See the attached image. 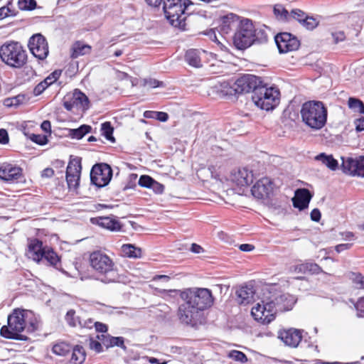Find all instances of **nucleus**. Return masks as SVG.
<instances>
[{
	"label": "nucleus",
	"instance_id": "9",
	"mask_svg": "<svg viewBox=\"0 0 364 364\" xmlns=\"http://www.w3.org/2000/svg\"><path fill=\"white\" fill-rule=\"evenodd\" d=\"M277 311L271 299L257 303L252 308L251 315L261 324H269L276 318Z\"/></svg>",
	"mask_w": 364,
	"mask_h": 364
},
{
	"label": "nucleus",
	"instance_id": "51",
	"mask_svg": "<svg viewBox=\"0 0 364 364\" xmlns=\"http://www.w3.org/2000/svg\"><path fill=\"white\" fill-rule=\"evenodd\" d=\"M9 4H9L7 6H2L0 8V19H3L9 16H13L16 15L14 11L11 10L9 8Z\"/></svg>",
	"mask_w": 364,
	"mask_h": 364
},
{
	"label": "nucleus",
	"instance_id": "35",
	"mask_svg": "<svg viewBox=\"0 0 364 364\" xmlns=\"http://www.w3.org/2000/svg\"><path fill=\"white\" fill-rule=\"evenodd\" d=\"M315 159L321 161L332 171L336 170L338 167V161L333 158V155H326L325 153H321L316 156Z\"/></svg>",
	"mask_w": 364,
	"mask_h": 364
},
{
	"label": "nucleus",
	"instance_id": "38",
	"mask_svg": "<svg viewBox=\"0 0 364 364\" xmlns=\"http://www.w3.org/2000/svg\"><path fill=\"white\" fill-rule=\"evenodd\" d=\"M91 130V126L82 124L77 129H70L69 134L73 139H81L85 134L90 133Z\"/></svg>",
	"mask_w": 364,
	"mask_h": 364
},
{
	"label": "nucleus",
	"instance_id": "53",
	"mask_svg": "<svg viewBox=\"0 0 364 364\" xmlns=\"http://www.w3.org/2000/svg\"><path fill=\"white\" fill-rule=\"evenodd\" d=\"M89 346L91 350H95L96 353H100L103 350L101 343L92 338L90 340Z\"/></svg>",
	"mask_w": 364,
	"mask_h": 364
},
{
	"label": "nucleus",
	"instance_id": "32",
	"mask_svg": "<svg viewBox=\"0 0 364 364\" xmlns=\"http://www.w3.org/2000/svg\"><path fill=\"white\" fill-rule=\"evenodd\" d=\"M213 89L220 97H223L227 95H237L236 92L235 91L234 83L231 85L229 82L227 81H224L218 85H215Z\"/></svg>",
	"mask_w": 364,
	"mask_h": 364
},
{
	"label": "nucleus",
	"instance_id": "31",
	"mask_svg": "<svg viewBox=\"0 0 364 364\" xmlns=\"http://www.w3.org/2000/svg\"><path fill=\"white\" fill-rule=\"evenodd\" d=\"M238 303L240 304H247L253 299L255 291L252 287L247 286L241 287L236 291Z\"/></svg>",
	"mask_w": 364,
	"mask_h": 364
},
{
	"label": "nucleus",
	"instance_id": "50",
	"mask_svg": "<svg viewBox=\"0 0 364 364\" xmlns=\"http://www.w3.org/2000/svg\"><path fill=\"white\" fill-rule=\"evenodd\" d=\"M354 306L357 311V316L364 318V296L359 298L354 304Z\"/></svg>",
	"mask_w": 364,
	"mask_h": 364
},
{
	"label": "nucleus",
	"instance_id": "3",
	"mask_svg": "<svg viewBox=\"0 0 364 364\" xmlns=\"http://www.w3.org/2000/svg\"><path fill=\"white\" fill-rule=\"evenodd\" d=\"M268 41V35L264 28H255L250 19L240 21L233 36V43L239 50H245L254 43H264Z\"/></svg>",
	"mask_w": 364,
	"mask_h": 364
},
{
	"label": "nucleus",
	"instance_id": "25",
	"mask_svg": "<svg viewBox=\"0 0 364 364\" xmlns=\"http://www.w3.org/2000/svg\"><path fill=\"white\" fill-rule=\"evenodd\" d=\"M294 272L298 274L309 275H318L321 273L326 274L322 268L314 262H303L294 267Z\"/></svg>",
	"mask_w": 364,
	"mask_h": 364
},
{
	"label": "nucleus",
	"instance_id": "19",
	"mask_svg": "<svg viewBox=\"0 0 364 364\" xmlns=\"http://www.w3.org/2000/svg\"><path fill=\"white\" fill-rule=\"evenodd\" d=\"M27 242L26 256L36 262H40L43 259L46 246H43L41 240L36 237L28 238Z\"/></svg>",
	"mask_w": 364,
	"mask_h": 364
},
{
	"label": "nucleus",
	"instance_id": "15",
	"mask_svg": "<svg viewBox=\"0 0 364 364\" xmlns=\"http://www.w3.org/2000/svg\"><path fill=\"white\" fill-rule=\"evenodd\" d=\"M274 40L281 53L296 50L300 46L299 40L290 33H278L276 35Z\"/></svg>",
	"mask_w": 364,
	"mask_h": 364
},
{
	"label": "nucleus",
	"instance_id": "26",
	"mask_svg": "<svg viewBox=\"0 0 364 364\" xmlns=\"http://www.w3.org/2000/svg\"><path fill=\"white\" fill-rule=\"evenodd\" d=\"M238 21V16L232 13L223 16L220 18V24L219 26L220 32L223 34L230 33L235 27Z\"/></svg>",
	"mask_w": 364,
	"mask_h": 364
},
{
	"label": "nucleus",
	"instance_id": "39",
	"mask_svg": "<svg viewBox=\"0 0 364 364\" xmlns=\"http://www.w3.org/2000/svg\"><path fill=\"white\" fill-rule=\"evenodd\" d=\"M139 185L141 187L151 188L154 186H159V191H161L164 189V186L159 182L154 180L151 176L147 175L141 176L139 179Z\"/></svg>",
	"mask_w": 364,
	"mask_h": 364
},
{
	"label": "nucleus",
	"instance_id": "30",
	"mask_svg": "<svg viewBox=\"0 0 364 364\" xmlns=\"http://www.w3.org/2000/svg\"><path fill=\"white\" fill-rule=\"evenodd\" d=\"M97 338L101 341L102 344L107 348L118 346L125 348L124 340L123 337H113L109 335L97 336Z\"/></svg>",
	"mask_w": 364,
	"mask_h": 364
},
{
	"label": "nucleus",
	"instance_id": "36",
	"mask_svg": "<svg viewBox=\"0 0 364 364\" xmlns=\"http://www.w3.org/2000/svg\"><path fill=\"white\" fill-rule=\"evenodd\" d=\"M273 14L278 21L282 22L288 21L290 17L289 11L282 4H277L274 6Z\"/></svg>",
	"mask_w": 364,
	"mask_h": 364
},
{
	"label": "nucleus",
	"instance_id": "10",
	"mask_svg": "<svg viewBox=\"0 0 364 364\" xmlns=\"http://www.w3.org/2000/svg\"><path fill=\"white\" fill-rule=\"evenodd\" d=\"M90 101L85 93L78 89L67 93L63 99V105L68 111H85L89 108Z\"/></svg>",
	"mask_w": 364,
	"mask_h": 364
},
{
	"label": "nucleus",
	"instance_id": "27",
	"mask_svg": "<svg viewBox=\"0 0 364 364\" xmlns=\"http://www.w3.org/2000/svg\"><path fill=\"white\" fill-rule=\"evenodd\" d=\"M92 49L91 46L85 43L82 41H76L71 46L70 58L75 59L82 55H89L91 53Z\"/></svg>",
	"mask_w": 364,
	"mask_h": 364
},
{
	"label": "nucleus",
	"instance_id": "20",
	"mask_svg": "<svg viewBox=\"0 0 364 364\" xmlns=\"http://www.w3.org/2000/svg\"><path fill=\"white\" fill-rule=\"evenodd\" d=\"M231 181L240 187L248 186L253 182L254 175L252 171L246 168H238L232 171Z\"/></svg>",
	"mask_w": 364,
	"mask_h": 364
},
{
	"label": "nucleus",
	"instance_id": "42",
	"mask_svg": "<svg viewBox=\"0 0 364 364\" xmlns=\"http://www.w3.org/2000/svg\"><path fill=\"white\" fill-rule=\"evenodd\" d=\"M227 357L241 363H245L248 360L247 355L243 352L237 350H232L229 351Z\"/></svg>",
	"mask_w": 364,
	"mask_h": 364
},
{
	"label": "nucleus",
	"instance_id": "57",
	"mask_svg": "<svg viewBox=\"0 0 364 364\" xmlns=\"http://www.w3.org/2000/svg\"><path fill=\"white\" fill-rule=\"evenodd\" d=\"M93 325L95 327L96 331L98 332L106 333L108 330L107 326L103 323L97 321L93 323Z\"/></svg>",
	"mask_w": 364,
	"mask_h": 364
},
{
	"label": "nucleus",
	"instance_id": "24",
	"mask_svg": "<svg viewBox=\"0 0 364 364\" xmlns=\"http://www.w3.org/2000/svg\"><path fill=\"white\" fill-rule=\"evenodd\" d=\"M311 194L306 188H299L295 191L294 197L292 198V203L294 208L303 210L308 208L311 199Z\"/></svg>",
	"mask_w": 364,
	"mask_h": 364
},
{
	"label": "nucleus",
	"instance_id": "11",
	"mask_svg": "<svg viewBox=\"0 0 364 364\" xmlns=\"http://www.w3.org/2000/svg\"><path fill=\"white\" fill-rule=\"evenodd\" d=\"M112 177V169L107 164H97L94 165L90 171L91 182L97 187L107 186Z\"/></svg>",
	"mask_w": 364,
	"mask_h": 364
},
{
	"label": "nucleus",
	"instance_id": "61",
	"mask_svg": "<svg viewBox=\"0 0 364 364\" xmlns=\"http://www.w3.org/2000/svg\"><path fill=\"white\" fill-rule=\"evenodd\" d=\"M55 172L52 168H46L41 173L43 178H51L54 176Z\"/></svg>",
	"mask_w": 364,
	"mask_h": 364
},
{
	"label": "nucleus",
	"instance_id": "43",
	"mask_svg": "<svg viewBox=\"0 0 364 364\" xmlns=\"http://www.w3.org/2000/svg\"><path fill=\"white\" fill-rule=\"evenodd\" d=\"M65 319L71 327H76L77 325H81L80 321L77 316H75V311L73 309H70L67 312Z\"/></svg>",
	"mask_w": 364,
	"mask_h": 364
},
{
	"label": "nucleus",
	"instance_id": "56",
	"mask_svg": "<svg viewBox=\"0 0 364 364\" xmlns=\"http://www.w3.org/2000/svg\"><path fill=\"white\" fill-rule=\"evenodd\" d=\"M311 219L314 222H319L321 218V214L318 208H314L311 210Z\"/></svg>",
	"mask_w": 364,
	"mask_h": 364
},
{
	"label": "nucleus",
	"instance_id": "1",
	"mask_svg": "<svg viewBox=\"0 0 364 364\" xmlns=\"http://www.w3.org/2000/svg\"><path fill=\"white\" fill-rule=\"evenodd\" d=\"M180 297L183 301L177 311L180 321L192 327L202 324L204 311L214 304L212 291L207 288H188L181 291Z\"/></svg>",
	"mask_w": 364,
	"mask_h": 364
},
{
	"label": "nucleus",
	"instance_id": "40",
	"mask_svg": "<svg viewBox=\"0 0 364 364\" xmlns=\"http://www.w3.org/2000/svg\"><path fill=\"white\" fill-rule=\"evenodd\" d=\"M102 134L111 142L115 141V138L113 136L114 128L110 122H105L101 125Z\"/></svg>",
	"mask_w": 364,
	"mask_h": 364
},
{
	"label": "nucleus",
	"instance_id": "7",
	"mask_svg": "<svg viewBox=\"0 0 364 364\" xmlns=\"http://www.w3.org/2000/svg\"><path fill=\"white\" fill-rule=\"evenodd\" d=\"M162 8L170 24L181 31L190 29V16L186 15V4L183 0H163Z\"/></svg>",
	"mask_w": 364,
	"mask_h": 364
},
{
	"label": "nucleus",
	"instance_id": "37",
	"mask_svg": "<svg viewBox=\"0 0 364 364\" xmlns=\"http://www.w3.org/2000/svg\"><path fill=\"white\" fill-rule=\"evenodd\" d=\"M43 259H45L50 265L56 266L60 262V257L50 247L46 246L43 252Z\"/></svg>",
	"mask_w": 364,
	"mask_h": 364
},
{
	"label": "nucleus",
	"instance_id": "64",
	"mask_svg": "<svg viewBox=\"0 0 364 364\" xmlns=\"http://www.w3.org/2000/svg\"><path fill=\"white\" fill-rule=\"evenodd\" d=\"M41 129L46 133L50 134L51 132V124L48 120H45L41 125Z\"/></svg>",
	"mask_w": 364,
	"mask_h": 364
},
{
	"label": "nucleus",
	"instance_id": "2",
	"mask_svg": "<svg viewBox=\"0 0 364 364\" xmlns=\"http://www.w3.org/2000/svg\"><path fill=\"white\" fill-rule=\"evenodd\" d=\"M40 321L31 310L16 308L8 316L7 325L0 329V335L6 339L27 341L28 337L22 333H33L39 329Z\"/></svg>",
	"mask_w": 364,
	"mask_h": 364
},
{
	"label": "nucleus",
	"instance_id": "22",
	"mask_svg": "<svg viewBox=\"0 0 364 364\" xmlns=\"http://www.w3.org/2000/svg\"><path fill=\"white\" fill-rule=\"evenodd\" d=\"M271 300L274 304L277 312L291 311L296 302L295 296L290 294H283Z\"/></svg>",
	"mask_w": 364,
	"mask_h": 364
},
{
	"label": "nucleus",
	"instance_id": "4",
	"mask_svg": "<svg viewBox=\"0 0 364 364\" xmlns=\"http://www.w3.org/2000/svg\"><path fill=\"white\" fill-rule=\"evenodd\" d=\"M300 114L302 122L311 129L319 130L326 124L328 109L321 101L311 100L304 102Z\"/></svg>",
	"mask_w": 364,
	"mask_h": 364
},
{
	"label": "nucleus",
	"instance_id": "34",
	"mask_svg": "<svg viewBox=\"0 0 364 364\" xmlns=\"http://www.w3.org/2000/svg\"><path fill=\"white\" fill-rule=\"evenodd\" d=\"M72 349V346L65 341H57L52 346V352L58 356H66Z\"/></svg>",
	"mask_w": 364,
	"mask_h": 364
},
{
	"label": "nucleus",
	"instance_id": "46",
	"mask_svg": "<svg viewBox=\"0 0 364 364\" xmlns=\"http://www.w3.org/2000/svg\"><path fill=\"white\" fill-rule=\"evenodd\" d=\"M143 86L147 88H156L164 87V83L162 81H159L154 78H148L144 80Z\"/></svg>",
	"mask_w": 364,
	"mask_h": 364
},
{
	"label": "nucleus",
	"instance_id": "60",
	"mask_svg": "<svg viewBox=\"0 0 364 364\" xmlns=\"http://www.w3.org/2000/svg\"><path fill=\"white\" fill-rule=\"evenodd\" d=\"M218 48L223 50V51H228V48L226 46L227 43H228V42L226 41L225 38V37H223V41H220L218 38V41L215 42Z\"/></svg>",
	"mask_w": 364,
	"mask_h": 364
},
{
	"label": "nucleus",
	"instance_id": "62",
	"mask_svg": "<svg viewBox=\"0 0 364 364\" xmlns=\"http://www.w3.org/2000/svg\"><path fill=\"white\" fill-rule=\"evenodd\" d=\"M157 120L165 122L168 119V114L164 112H157L156 118Z\"/></svg>",
	"mask_w": 364,
	"mask_h": 364
},
{
	"label": "nucleus",
	"instance_id": "29",
	"mask_svg": "<svg viewBox=\"0 0 364 364\" xmlns=\"http://www.w3.org/2000/svg\"><path fill=\"white\" fill-rule=\"evenodd\" d=\"M71 355L68 361V364H82L86 358V352L82 346H72Z\"/></svg>",
	"mask_w": 364,
	"mask_h": 364
},
{
	"label": "nucleus",
	"instance_id": "8",
	"mask_svg": "<svg viewBox=\"0 0 364 364\" xmlns=\"http://www.w3.org/2000/svg\"><path fill=\"white\" fill-rule=\"evenodd\" d=\"M280 92L278 89L267 87L262 80L252 95V100L255 105L264 110H272L279 103Z\"/></svg>",
	"mask_w": 364,
	"mask_h": 364
},
{
	"label": "nucleus",
	"instance_id": "14",
	"mask_svg": "<svg viewBox=\"0 0 364 364\" xmlns=\"http://www.w3.org/2000/svg\"><path fill=\"white\" fill-rule=\"evenodd\" d=\"M28 48L33 56L39 60L46 59L49 53L48 42L46 38L40 33L35 34L30 38Z\"/></svg>",
	"mask_w": 364,
	"mask_h": 364
},
{
	"label": "nucleus",
	"instance_id": "52",
	"mask_svg": "<svg viewBox=\"0 0 364 364\" xmlns=\"http://www.w3.org/2000/svg\"><path fill=\"white\" fill-rule=\"evenodd\" d=\"M31 139L33 142L39 145H45L48 141L47 136L42 134H33Z\"/></svg>",
	"mask_w": 364,
	"mask_h": 364
},
{
	"label": "nucleus",
	"instance_id": "13",
	"mask_svg": "<svg viewBox=\"0 0 364 364\" xmlns=\"http://www.w3.org/2000/svg\"><path fill=\"white\" fill-rule=\"evenodd\" d=\"M262 79L254 75L245 74L238 77L235 82V91L236 94L248 93L251 91L252 94L260 85Z\"/></svg>",
	"mask_w": 364,
	"mask_h": 364
},
{
	"label": "nucleus",
	"instance_id": "45",
	"mask_svg": "<svg viewBox=\"0 0 364 364\" xmlns=\"http://www.w3.org/2000/svg\"><path fill=\"white\" fill-rule=\"evenodd\" d=\"M318 23L319 21L316 18L307 16L301 24L308 30H313L318 26Z\"/></svg>",
	"mask_w": 364,
	"mask_h": 364
},
{
	"label": "nucleus",
	"instance_id": "41",
	"mask_svg": "<svg viewBox=\"0 0 364 364\" xmlns=\"http://www.w3.org/2000/svg\"><path fill=\"white\" fill-rule=\"evenodd\" d=\"M348 105V107L353 111L364 114V104L360 100L355 97H349Z\"/></svg>",
	"mask_w": 364,
	"mask_h": 364
},
{
	"label": "nucleus",
	"instance_id": "44",
	"mask_svg": "<svg viewBox=\"0 0 364 364\" xmlns=\"http://www.w3.org/2000/svg\"><path fill=\"white\" fill-rule=\"evenodd\" d=\"M62 71L60 70H55L49 74L43 82L48 87L55 83L60 77Z\"/></svg>",
	"mask_w": 364,
	"mask_h": 364
},
{
	"label": "nucleus",
	"instance_id": "17",
	"mask_svg": "<svg viewBox=\"0 0 364 364\" xmlns=\"http://www.w3.org/2000/svg\"><path fill=\"white\" fill-rule=\"evenodd\" d=\"M23 178V169L20 166L3 163L0 165V179L9 183H18Z\"/></svg>",
	"mask_w": 364,
	"mask_h": 364
},
{
	"label": "nucleus",
	"instance_id": "49",
	"mask_svg": "<svg viewBox=\"0 0 364 364\" xmlns=\"http://www.w3.org/2000/svg\"><path fill=\"white\" fill-rule=\"evenodd\" d=\"M290 16H291L294 19L298 21L300 23H301L307 15L301 10L299 9H292L290 13Z\"/></svg>",
	"mask_w": 364,
	"mask_h": 364
},
{
	"label": "nucleus",
	"instance_id": "18",
	"mask_svg": "<svg viewBox=\"0 0 364 364\" xmlns=\"http://www.w3.org/2000/svg\"><path fill=\"white\" fill-rule=\"evenodd\" d=\"M274 182L268 177L258 180L252 187L251 192L254 197L258 199L268 198L273 192Z\"/></svg>",
	"mask_w": 364,
	"mask_h": 364
},
{
	"label": "nucleus",
	"instance_id": "59",
	"mask_svg": "<svg viewBox=\"0 0 364 364\" xmlns=\"http://www.w3.org/2000/svg\"><path fill=\"white\" fill-rule=\"evenodd\" d=\"M354 123L357 132L364 131V117L355 119Z\"/></svg>",
	"mask_w": 364,
	"mask_h": 364
},
{
	"label": "nucleus",
	"instance_id": "58",
	"mask_svg": "<svg viewBox=\"0 0 364 364\" xmlns=\"http://www.w3.org/2000/svg\"><path fill=\"white\" fill-rule=\"evenodd\" d=\"M9 135L8 132L6 129H0V143L2 144H6L9 142Z\"/></svg>",
	"mask_w": 364,
	"mask_h": 364
},
{
	"label": "nucleus",
	"instance_id": "16",
	"mask_svg": "<svg viewBox=\"0 0 364 364\" xmlns=\"http://www.w3.org/2000/svg\"><path fill=\"white\" fill-rule=\"evenodd\" d=\"M341 168L343 173L352 176L364 178V156L353 159L342 157Z\"/></svg>",
	"mask_w": 364,
	"mask_h": 364
},
{
	"label": "nucleus",
	"instance_id": "47",
	"mask_svg": "<svg viewBox=\"0 0 364 364\" xmlns=\"http://www.w3.org/2000/svg\"><path fill=\"white\" fill-rule=\"evenodd\" d=\"M351 279L357 286V288L363 289H364V276L361 274L360 273H351Z\"/></svg>",
	"mask_w": 364,
	"mask_h": 364
},
{
	"label": "nucleus",
	"instance_id": "12",
	"mask_svg": "<svg viewBox=\"0 0 364 364\" xmlns=\"http://www.w3.org/2000/svg\"><path fill=\"white\" fill-rule=\"evenodd\" d=\"M82 165L78 159L70 160L67 168L65 179L70 191H76L80 185Z\"/></svg>",
	"mask_w": 364,
	"mask_h": 364
},
{
	"label": "nucleus",
	"instance_id": "5",
	"mask_svg": "<svg viewBox=\"0 0 364 364\" xmlns=\"http://www.w3.org/2000/svg\"><path fill=\"white\" fill-rule=\"evenodd\" d=\"M89 262L92 269L103 277L101 281L108 284L117 280V269L113 259L102 250H94L90 253Z\"/></svg>",
	"mask_w": 364,
	"mask_h": 364
},
{
	"label": "nucleus",
	"instance_id": "33",
	"mask_svg": "<svg viewBox=\"0 0 364 364\" xmlns=\"http://www.w3.org/2000/svg\"><path fill=\"white\" fill-rule=\"evenodd\" d=\"M123 256L129 258H141L142 256V250L140 247H136L132 244H124L121 247Z\"/></svg>",
	"mask_w": 364,
	"mask_h": 364
},
{
	"label": "nucleus",
	"instance_id": "23",
	"mask_svg": "<svg viewBox=\"0 0 364 364\" xmlns=\"http://www.w3.org/2000/svg\"><path fill=\"white\" fill-rule=\"evenodd\" d=\"M90 222L94 225H97L110 231H120L122 228L120 222L112 217L100 216L91 218Z\"/></svg>",
	"mask_w": 364,
	"mask_h": 364
},
{
	"label": "nucleus",
	"instance_id": "6",
	"mask_svg": "<svg viewBox=\"0 0 364 364\" xmlns=\"http://www.w3.org/2000/svg\"><path fill=\"white\" fill-rule=\"evenodd\" d=\"M0 59L10 68L21 69L27 65L28 55L21 43L9 41L0 46Z\"/></svg>",
	"mask_w": 364,
	"mask_h": 364
},
{
	"label": "nucleus",
	"instance_id": "55",
	"mask_svg": "<svg viewBox=\"0 0 364 364\" xmlns=\"http://www.w3.org/2000/svg\"><path fill=\"white\" fill-rule=\"evenodd\" d=\"M48 87L44 84L43 81L40 82L38 85H36V87L33 89V94L36 96H38L43 92V91L47 88Z\"/></svg>",
	"mask_w": 364,
	"mask_h": 364
},
{
	"label": "nucleus",
	"instance_id": "63",
	"mask_svg": "<svg viewBox=\"0 0 364 364\" xmlns=\"http://www.w3.org/2000/svg\"><path fill=\"white\" fill-rule=\"evenodd\" d=\"M353 244L345 243V244H339L336 246L335 249L337 252H341L346 250H349L352 247Z\"/></svg>",
	"mask_w": 364,
	"mask_h": 364
},
{
	"label": "nucleus",
	"instance_id": "54",
	"mask_svg": "<svg viewBox=\"0 0 364 364\" xmlns=\"http://www.w3.org/2000/svg\"><path fill=\"white\" fill-rule=\"evenodd\" d=\"M332 37L333 38V42L335 43H338L346 39V34L343 31H337L332 33Z\"/></svg>",
	"mask_w": 364,
	"mask_h": 364
},
{
	"label": "nucleus",
	"instance_id": "28",
	"mask_svg": "<svg viewBox=\"0 0 364 364\" xmlns=\"http://www.w3.org/2000/svg\"><path fill=\"white\" fill-rule=\"evenodd\" d=\"M205 55L204 50L190 49L185 54V60L188 65L195 68L202 67V55Z\"/></svg>",
	"mask_w": 364,
	"mask_h": 364
},
{
	"label": "nucleus",
	"instance_id": "21",
	"mask_svg": "<svg viewBox=\"0 0 364 364\" xmlns=\"http://www.w3.org/2000/svg\"><path fill=\"white\" fill-rule=\"evenodd\" d=\"M279 338L288 346L296 348L302 340V331L296 328H289L279 332Z\"/></svg>",
	"mask_w": 364,
	"mask_h": 364
},
{
	"label": "nucleus",
	"instance_id": "48",
	"mask_svg": "<svg viewBox=\"0 0 364 364\" xmlns=\"http://www.w3.org/2000/svg\"><path fill=\"white\" fill-rule=\"evenodd\" d=\"M19 8L22 10H33L36 7V1L35 0H19Z\"/></svg>",
	"mask_w": 364,
	"mask_h": 364
}]
</instances>
